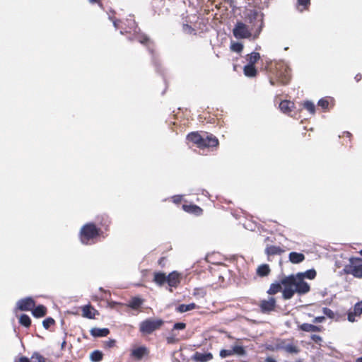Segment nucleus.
<instances>
[{"instance_id": "nucleus-1", "label": "nucleus", "mask_w": 362, "mask_h": 362, "mask_svg": "<svg viewBox=\"0 0 362 362\" xmlns=\"http://www.w3.org/2000/svg\"><path fill=\"white\" fill-rule=\"evenodd\" d=\"M107 234L100 228H98L94 223H88L84 224L79 232V239L83 245H90L95 243V239L98 237L106 238Z\"/></svg>"}, {"instance_id": "nucleus-2", "label": "nucleus", "mask_w": 362, "mask_h": 362, "mask_svg": "<svg viewBox=\"0 0 362 362\" xmlns=\"http://www.w3.org/2000/svg\"><path fill=\"white\" fill-rule=\"evenodd\" d=\"M272 76L269 78V83L272 86H286L291 81V70L283 63H277L271 70Z\"/></svg>"}, {"instance_id": "nucleus-3", "label": "nucleus", "mask_w": 362, "mask_h": 362, "mask_svg": "<svg viewBox=\"0 0 362 362\" xmlns=\"http://www.w3.org/2000/svg\"><path fill=\"white\" fill-rule=\"evenodd\" d=\"M187 139L201 149L217 147L219 145L218 139L211 134L204 137L199 132H194L188 134Z\"/></svg>"}, {"instance_id": "nucleus-4", "label": "nucleus", "mask_w": 362, "mask_h": 362, "mask_svg": "<svg viewBox=\"0 0 362 362\" xmlns=\"http://www.w3.org/2000/svg\"><path fill=\"white\" fill-rule=\"evenodd\" d=\"M164 325V320L160 318L149 317L139 323V332L143 336L151 334L155 331L160 329Z\"/></svg>"}, {"instance_id": "nucleus-5", "label": "nucleus", "mask_w": 362, "mask_h": 362, "mask_svg": "<svg viewBox=\"0 0 362 362\" xmlns=\"http://www.w3.org/2000/svg\"><path fill=\"white\" fill-rule=\"evenodd\" d=\"M343 271L346 274H351L355 278L362 279V258L351 257L349 264L344 266Z\"/></svg>"}, {"instance_id": "nucleus-6", "label": "nucleus", "mask_w": 362, "mask_h": 362, "mask_svg": "<svg viewBox=\"0 0 362 362\" xmlns=\"http://www.w3.org/2000/svg\"><path fill=\"white\" fill-rule=\"evenodd\" d=\"M296 278L293 275L286 276L281 280L284 286L282 290L283 298L286 300L291 299L295 294Z\"/></svg>"}, {"instance_id": "nucleus-7", "label": "nucleus", "mask_w": 362, "mask_h": 362, "mask_svg": "<svg viewBox=\"0 0 362 362\" xmlns=\"http://www.w3.org/2000/svg\"><path fill=\"white\" fill-rule=\"evenodd\" d=\"M233 34L237 39H246L252 36L250 30L243 22H237L233 30Z\"/></svg>"}, {"instance_id": "nucleus-8", "label": "nucleus", "mask_w": 362, "mask_h": 362, "mask_svg": "<svg viewBox=\"0 0 362 362\" xmlns=\"http://www.w3.org/2000/svg\"><path fill=\"white\" fill-rule=\"evenodd\" d=\"M234 354L245 356L246 354V351L243 346L235 345L232 346L231 349H221L219 353V356L222 358L231 356Z\"/></svg>"}, {"instance_id": "nucleus-9", "label": "nucleus", "mask_w": 362, "mask_h": 362, "mask_svg": "<svg viewBox=\"0 0 362 362\" xmlns=\"http://www.w3.org/2000/svg\"><path fill=\"white\" fill-rule=\"evenodd\" d=\"M35 306V301L31 297L20 299L17 302V308L21 311H32Z\"/></svg>"}, {"instance_id": "nucleus-10", "label": "nucleus", "mask_w": 362, "mask_h": 362, "mask_svg": "<svg viewBox=\"0 0 362 362\" xmlns=\"http://www.w3.org/2000/svg\"><path fill=\"white\" fill-rule=\"evenodd\" d=\"M149 352L148 349L146 346H140L132 349L130 356L136 361H141L145 356H148Z\"/></svg>"}, {"instance_id": "nucleus-11", "label": "nucleus", "mask_w": 362, "mask_h": 362, "mask_svg": "<svg viewBox=\"0 0 362 362\" xmlns=\"http://www.w3.org/2000/svg\"><path fill=\"white\" fill-rule=\"evenodd\" d=\"M362 314V300L356 303L352 309H350L347 313V319L350 322L356 321V317H359Z\"/></svg>"}, {"instance_id": "nucleus-12", "label": "nucleus", "mask_w": 362, "mask_h": 362, "mask_svg": "<svg viewBox=\"0 0 362 362\" xmlns=\"http://www.w3.org/2000/svg\"><path fill=\"white\" fill-rule=\"evenodd\" d=\"M259 308L261 311L264 313L274 310L276 308V299L274 297H270L267 300H261Z\"/></svg>"}, {"instance_id": "nucleus-13", "label": "nucleus", "mask_w": 362, "mask_h": 362, "mask_svg": "<svg viewBox=\"0 0 362 362\" xmlns=\"http://www.w3.org/2000/svg\"><path fill=\"white\" fill-rule=\"evenodd\" d=\"M96 220L99 226L98 228H102V230L105 232V234H107L106 232L110 230V226L111 224V220L110 219L109 216L106 214L98 215L96 217Z\"/></svg>"}, {"instance_id": "nucleus-14", "label": "nucleus", "mask_w": 362, "mask_h": 362, "mask_svg": "<svg viewBox=\"0 0 362 362\" xmlns=\"http://www.w3.org/2000/svg\"><path fill=\"white\" fill-rule=\"evenodd\" d=\"M295 293H298L300 294H305L310 291V286L308 284L303 280L301 276H298L296 278V289Z\"/></svg>"}, {"instance_id": "nucleus-15", "label": "nucleus", "mask_w": 362, "mask_h": 362, "mask_svg": "<svg viewBox=\"0 0 362 362\" xmlns=\"http://www.w3.org/2000/svg\"><path fill=\"white\" fill-rule=\"evenodd\" d=\"M181 275L177 271H173L167 276V283L170 287L176 288L180 283Z\"/></svg>"}, {"instance_id": "nucleus-16", "label": "nucleus", "mask_w": 362, "mask_h": 362, "mask_svg": "<svg viewBox=\"0 0 362 362\" xmlns=\"http://www.w3.org/2000/svg\"><path fill=\"white\" fill-rule=\"evenodd\" d=\"M82 316L88 319H94L98 311L95 309L90 304L86 305L81 308Z\"/></svg>"}, {"instance_id": "nucleus-17", "label": "nucleus", "mask_w": 362, "mask_h": 362, "mask_svg": "<svg viewBox=\"0 0 362 362\" xmlns=\"http://www.w3.org/2000/svg\"><path fill=\"white\" fill-rule=\"evenodd\" d=\"M295 107V103L288 100H282L279 104L281 111L288 115H291Z\"/></svg>"}, {"instance_id": "nucleus-18", "label": "nucleus", "mask_w": 362, "mask_h": 362, "mask_svg": "<svg viewBox=\"0 0 362 362\" xmlns=\"http://www.w3.org/2000/svg\"><path fill=\"white\" fill-rule=\"evenodd\" d=\"M182 208L185 212L198 216L203 214V209L196 204H183Z\"/></svg>"}, {"instance_id": "nucleus-19", "label": "nucleus", "mask_w": 362, "mask_h": 362, "mask_svg": "<svg viewBox=\"0 0 362 362\" xmlns=\"http://www.w3.org/2000/svg\"><path fill=\"white\" fill-rule=\"evenodd\" d=\"M213 358V354L210 352L206 354H202L198 351L195 352L192 357L193 361L197 362H208L212 360Z\"/></svg>"}, {"instance_id": "nucleus-20", "label": "nucleus", "mask_w": 362, "mask_h": 362, "mask_svg": "<svg viewBox=\"0 0 362 362\" xmlns=\"http://www.w3.org/2000/svg\"><path fill=\"white\" fill-rule=\"evenodd\" d=\"M284 252V249L276 245H267L265 248V253L267 256L280 255Z\"/></svg>"}, {"instance_id": "nucleus-21", "label": "nucleus", "mask_w": 362, "mask_h": 362, "mask_svg": "<svg viewBox=\"0 0 362 362\" xmlns=\"http://www.w3.org/2000/svg\"><path fill=\"white\" fill-rule=\"evenodd\" d=\"M47 313V308L43 305L35 306L32 310L33 315L36 318L43 317Z\"/></svg>"}, {"instance_id": "nucleus-22", "label": "nucleus", "mask_w": 362, "mask_h": 362, "mask_svg": "<svg viewBox=\"0 0 362 362\" xmlns=\"http://www.w3.org/2000/svg\"><path fill=\"white\" fill-rule=\"evenodd\" d=\"M90 333L94 337H104L110 334V330L107 328L93 327L90 330Z\"/></svg>"}, {"instance_id": "nucleus-23", "label": "nucleus", "mask_w": 362, "mask_h": 362, "mask_svg": "<svg viewBox=\"0 0 362 362\" xmlns=\"http://www.w3.org/2000/svg\"><path fill=\"white\" fill-rule=\"evenodd\" d=\"M144 302V300L139 297H133L127 305L133 310H139L143 305Z\"/></svg>"}, {"instance_id": "nucleus-24", "label": "nucleus", "mask_w": 362, "mask_h": 362, "mask_svg": "<svg viewBox=\"0 0 362 362\" xmlns=\"http://www.w3.org/2000/svg\"><path fill=\"white\" fill-rule=\"evenodd\" d=\"M180 339H181L180 338L179 334L173 329L170 330L168 336H167L165 338L168 344H177L180 341Z\"/></svg>"}, {"instance_id": "nucleus-25", "label": "nucleus", "mask_w": 362, "mask_h": 362, "mask_svg": "<svg viewBox=\"0 0 362 362\" xmlns=\"http://www.w3.org/2000/svg\"><path fill=\"white\" fill-rule=\"evenodd\" d=\"M289 260L293 264H298L305 259V255L303 253L291 252L289 254Z\"/></svg>"}, {"instance_id": "nucleus-26", "label": "nucleus", "mask_w": 362, "mask_h": 362, "mask_svg": "<svg viewBox=\"0 0 362 362\" xmlns=\"http://www.w3.org/2000/svg\"><path fill=\"white\" fill-rule=\"evenodd\" d=\"M153 281L156 284L162 286L167 283V276L163 272H155L153 274Z\"/></svg>"}, {"instance_id": "nucleus-27", "label": "nucleus", "mask_w": 362, "mask_h": 362, "mask_svg": "<svg viewBox=\"0 0 362 362\" xmlns=\"http://www.w3.org/2000/svg\"><path fill=\"white\" fill-rule=\"evenodd\" d=\"M271 272L269 266L267 264L259 265L257 269V274L260 277L268 276Z\"/></svg>"}, {"instance_id": "nucleus-28", "label": "nucleus", "mask_w": 362, "mask_h": 362, "mask_svg": "<svg viewBox=\"0 0 362 362\" xmlns=\"http://www.w3.org/2000/svg\"><path fill=\"white\" fill-rule=\"evenodd\" d=\"M260 59V54L259 52H252L246 56V60L248 65L255 66V64Z\"/></svg>"}, {"instance_id": "nucleus-29", "label": "nucleus", "mask_w": 362, "mask_h": 362, "mask_svg": "<svg viewBox=\"0 0 362 362\" xmlns=\"http://www.w3.org/2000/svg\"><path fill=\"white\" fill-rule=\"evenodd\" d=\"M243 72L247 77H255L258 73L255 66L248 64L244 66Z\"/></svg>"}, {"instance_id": "nucleus-30", "label": "nucleus", "mask_w": 362, "mask_h": 362, "mask_svg": "<svg viewBox=\"0 0 362 362\" xmlns=\"http://www.w3.org/2000/svg\"><path fill=\"white\" fill-rule=\"evenodd\" d=\"M300 329L304 332H321L322 327L309 323H303L300 326Z\"/></svg>"}, {"instance_id": "nucleus-31", "label": "nucleus", "mask_w": 362, "mask_h": 362, "mask_svg": "<svg viewBox=\"0 0 362 362\" xmlns=\"http://www.w3.org/2000/svg\"><path fill=\"white\" fill-rule=\"evenodd\" d=\"M18 322L21 326L29 328L31 326L32 320L28 315L22 314L19 316Z\"/></svg>"}, {"instance_id": "nucleus-32", "label": "nucleus", "mask_w": 362, "mask_h": 362, "mask_svg": "<svg viewBox=\"0 0 362 362\" xmlns=\"http://www.w3.org/2000/svg\"><path fill=\"white\" fill-rule=\"evenodd\" d=\"M257 25V28L255 29V30L254 31V34H253V37L255 39V38H257L260 34V33L262 32V28L264 26V22H263V20L262 19H259L252 26V28H251L252 30H254V27H256Z\"/></svg>"}, {"instance_id": "nucleus-33", "label": "nucleus", "mask_w": 362, "mask_h": 362, "mask_svg": "<svg viewBox=\"0 0 362 362\" xmlns=\"http://www.w3.org/2000/svg\"><path fill=\"white\" fill-rule=\"evenodd\" d=\"M282 290L281 282L274 283L270 285L269 290L267 291V293L269 295H274Z\"/></svg>"}, {"instance_id": "nucleus-34", "label": "nucleus", "mask_w": 362, "mask_h": 362, "mask_svg": "<svg viewBox=\"0 0 362 362\" xmlns=\"http://www.w3.org/2000/svg\"><path fill=\"white\" fill-rule=\"evenodd\" d=\"M197 307L196 304L194 303L189 304H181L177 308V311L180 313H185L192 310L195 309Z\"/></svg>"}, {"instance_id": "nucleus-35", "label": "nucleus", "mask_w": 362, "mask_h": 362, "mask_svg": "<svg viewBox=\"0 0 362 362\" xmlns=\"http://www.w3.org/2000/svg\"><path fill=\"white\" fill-rule=\"evenodd\" d=\"M310 4V0H297V8L300 11L307 10Z\"/></svg>"}, {"instance_id": "nucleus-36", "label": "nucleus", "mask_w": 362, "mask_h": 362, "mask_svg": "<svg viewBox=\"0 0 362 362\" xmlns=\"http://www.w3.org/2000/svg\"><path fill=\"white\" fill-rule=\"evenodd\" d=\"M90 360L93 362H99L103 360V354L100 351H93L90 356Z\"/></svg>"}, {"instance_id": "nucleus-37", "label": "nucleus", "mask_w": 362, "mask_h": 362, "mask_svg": "<svg viewBox=\"0 0 362 362\" xmlns=\"http://www.w3.org/2000/svg\"><path fill=\"white\" fill-rule=\"evenodd\" d=\"M303 107L306 109L310 114H315V106L314 103L311 101H305L303 103Z\"/></svg>"}, {"instance_id": "nucleus-38", "label": "nucleus", "mask_w": 362, "mask_h": 362, "mask_svg": "<svg viewBox=\"0 0 362 362\" xmlns=\"http://www.w3.org/2000/svg\"><path fill=\"white\" fill-rule=\"evenodd\" d=\"M317 105L319 107H322V109L326 110L329 107V101L328 98H322L319 100Z\"/></svg>"}, {"instance_id": "nucleus-39", "label": "nucleus", "mask_w": 362, "mask_h": 362, "mask_svg": "<svg viewBox=\"0 0 362 362\" xmlns=\"http://www.w3.org/2000/svg\"><path fill=\"white\" fill-rule=\"evenodd\" d=\"M31 361L32 362H46L45 358L37 352L33 354Z\"/></svg>"}, {"instance_id": "nucleus-40", "label": "nucleus", "mask_w": 362, "mask_h": 362, "mask_svg": "<svg viewBox=\"0 0 362 362\" xmlns=\"http://www.w3.org/2000/svg\"><path fill=\"white\" fill-rule=\"evenodd\" d=\"M230 49L233 52L240 53L243 49V45L240 42H233L230 45Z\"/></svg>"}, {"instance_id": "nucleus-41", "label": "nucleus", "mask_w": 362, "mask_h": 362, "mask_svg": "<svg viewBox=\"0 0 362 362\" xmlns=\"http://www.w3.org/2000/svg\"><path fill=\"white\" fill-rule=\"evenodd\" d=\"M55 324V321L52 317H47L42 322V325L45 329H48L51 326Z\"/></svg>"}, {"instance_id": "nucleus-42", "label": "nucleus", "mask_w": 362, "mask_h": 362, "mask_svg": "<svg viewBox=\"0 0 362 362\" xmlns=\"http://www.w3.org/2000/svg\"><path fill=\"white\" fill-rule=\"evenodd\" d=\"M284 349L291 354H296L299 351L298 347L293 344H288L284 347Z\"/></svg>"}, {"instance_id": "nucleus-43", "label": "nucleus", "mask_w": 362, "mask_h": 362, "mask_svg": "<svg viewBox=\"0 0 362 362\" xmlns=\"http://www.w3.org/2000/svg\"><path fill=\"white\" fill-rule=\"evenodd\" d=\"M186 326L187 325L185 322H176L174 324L172 329L177 332V330H184Z\"/></svg>"}, {"instance_id": "nucleus-44", "label": "nucleus", "mask_w": 362, "mask_h": 362, "mask_svg": "<svg viewBox=\"0 0 362 362\" xmlns=\"http://www.w3.org/2000/svg\"><path fill=\"white\" fill-rule=\"evenodd\" d=\"M137 40L141 43V44H143V45H147L148 43L150 42V39L148 38V37H147L146 35H139L137 37Z\"/></svg>"}, {"instance_id": "nucleus-45", "label": "nucleus", "mask_w": 362, "mask_h": 362, "mask_svg": "<svg viewBox=\"0 0 362 362\" xmlns=\"http://www.w3.org/2000/svg\"><path fill=\"white\" fill-rule=\"evenodd\" d=\"M303 276L309 279H313L316 276V272L314 269H310L305 272Z\"/></svg>"}, {"instance_id": "nucleus-46", "label": "nucleus", "mask_w": 362, "mask_h": 362, "mask_svg": "<svg viewBox=\"0 0 362 362\" xmlns=\"http://www.w3.org/2000/svg\"><path fill=\"white\" fill-rule=\"evenodd\" d=\"M115 345H116V340H115V339H109L104 342V347L106 349L112 348V347L115 346Z\"/></svg>"}, {"instance_id": "nucleus-47", "label": "nucleus", "mask_w": 362, "mask_h": 362, "mask_svg": "<svg viewBox=\"0 0 362 362\" xmlns=\"http://www.w3.org/2000/svg\"><path fill=\"white\" fill-rule=\"evenodd\" d=\"M182 200V195H175L172 197V201L173 203L178 204H180Z\"/></svg>"}, {"instance_id": "nucleus-48", "label": "nucleus", "mask_w": 362, "mask_h": 362, "mask_svg": "<svg viewBox=\"0 0 362 362\" xmlns=\"http://www.w3.org/2000/svg\"><path fill=\"white\" fill-rule=\"evenodd\" d=\"M324 313L330 318L334 317V313L332 310L327 308H325L323 310Z\"/></svg>"}, {"instance_id": "nucleus-49", "label": "nucleus", "mask_w": 362, "mask_h": 362, "mask_svg": "<svg viewBox=\"0 0 362 362\" xmlns=\"http://www.w3.org/2000/svg\"><path fill=\"white\" fill-rule=\"evenodd\" d=\"M342 136L343 138H347L349 139V143H351L352 134L349 132H344L342 136H339V137Z\"/></svg>"}, {"instance_id": "nucleus-50", "label": "nucleus", "mask_w": 362, "mask_h": 362, "mask_svg": "<svg viewBox=\"0 0 362 362\" xmlns=\"http://www.w3.org/2000/svg\"><path fill=\"white\" fill-rule=\"evenodd\" d=\"M311 339L315 342V343H320L322 341V337L319 335L313 334L311 336Z\"/></svg>"}, {"instance_id": "nucleus-51", "label": "nucleus", "mask_w": 362, "mask_h": 362, "mask_svg": "<svg viewBox=\"0 0 362 362\" xmlns=\"http://www.w3.org/2000/svg\"><path fill=\"white\" fill-rule=\"evenodd\" d=\"M18 362H32V361L25 356H21L19 358Z\"/></svg>"}, {"instance_id": "nucleus-52", "label": "nucleus", "mask_w": 362, "mask_h": 362, "mask_svg": "<svg viewBox=\"0 0 362 362\" xmlns=\"http://www.w3.org/2000/svg\"><path fill=\"white\" fill-rule=\"evenodd\" d=\"M325 320V317L323 316H321V317H316L314 320H313V322L317 323V322H322L323 320Z\"/></svg>"}, {"instance_id": "nucleus-53", "label": "nucleus", "mask_w": 362, "mask_h": 362, "mask_svg": "<svg viewBox=\"0 0 362 362\" xmlns=\"http://www.w3.org/2000/svg\"><path fill=\"white\" fill-rule=\"evenodd\" d=\"M264 362H277L274 358L271 357V356H268L267 357Z\"/></svg>"}, {"instance_id": "nucleus-54", "label": "nucleus", "mask_w": 362, "mask_h": 362, "mask_svg": "<svg viewBox=\"0 0 362 362\" xmlns=\"http://www.w3.org/2000/svg\"><path fill=\"white\" fill-rule=\"evenodd\" d=\"M362 78V75L361 74H357L356 76H355V80L358 82L361 80Z\"/></svg>"}, {"instance_id": "nucleus-55", "label": "nucleus", "mask_w": 362, "mask_h": 362, "mask_svg": "<svg viewBox=\"0 0 362 362\" xmlns=\"http://www.w3.org/2000/svg\"><path fill=\"white\" fill-rule=\"evenodd\" d=\"M184 28L187 29L189 31H192L194 30V29L192 28V26L187 25V24H185L184 25Z\"/></svg>"}, {"instance_id": "nucleus-56", "label": "nucleus", "mask_w": 362, "mask_h": 362, "mask_svg": "<svg viewBox=\"0 0 362 362\" xmlns=\"http://www.w3.org/2000/svg\"><path fill=\"white\" fill-rule=\"evenodd\" d=\"M102 0H89V1L92 4H100Z\"/></svg>"}, {"instance_id": "nucleus-57", "label": "nucleus", "mask_w": 362, "mask_h": 362, "mask_svg": "<svg viewBox=\"0 0 362 362\" xmlns=\"http://www.w3.org/2000/svg\"><path fill=\"white\" fill-rule=\"evenodd\" d=\"M164 257H160L158 260V264L163 266V260H164Z\"/></svg>"}, {"instance_id": "nucleus-58", "label": "nucleus", "mask_w": 362, "mask_h": 362, "mask_svg": "<svg viewBox=\"0 0 362 362\" xmlns=\"http://www.w3.org/2000/svg\"><path fill=\"white\" fill-rule=\"evenodd\" d=\"M66 340L64 339V340L63 341V342L62 343L61 349H63L64 348V346H66Z\"/></svg>"}, {"instance_id": "nucleus-59", "label": "nucleus", "mask_w": 362, "mask_h": 362, "mask_svg": "<svg viewBox=\"0 0 362 362\" xmlns=\"http://www.w3.org/2000/svg\"><path fill=\"white\" fill-rule=\"evenodd\" d=\"M356 362H362V356L356 358Z\"/></svg>"}, {"instance_id": "nucleus-60", "label": "nucleus", "mask_w": 362, "mask_h": 362, "mask_svg": "<svg viewBox=\"0 0 362 362\" xmlns=\"http://www.w3.org/2000/svg\"><path fill=\"white\" fill-rule=\"evenodd\" d=\"M233 70H234L235 71H237V65H236V64H234V65H233Z\"/></svg>"}, {"instance_id": "nucleus-61", "label": "nucleus", "mask_w": 362, "mask_h": 362, "mask_svg": "<svg viewBox=\"0 0 362 362\" xmlns=\"http://www.w3.org/2000/svg\"><path fill=\"white\" fill-rule=\"evenodd\" d=\"M360 255L362 256V250L359 252Z\"/></svg>"}, {"instance_id": "nucleus-62", "label": "nucleus", "mask_w": 362, "mask_h": 362, "mask_svg": "<svg viewBox=\"0 0 362 362\" xmlns=\"http://www.w3.org/2000/svg\"><path fill=\"white\" fill-rule=\"evenodd\" d=\"M240 362H249V361H241Z\"/></svg>"}]
</instances>
